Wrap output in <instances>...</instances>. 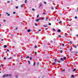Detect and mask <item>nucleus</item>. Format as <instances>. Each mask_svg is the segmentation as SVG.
I'll return each mask as SVG.
<instances>
[{
    "instance_id": "obj_17",
    "label": "nucleus",
    "mask_w": 78,
    "mask_h": 78,
    "mask_svg": "<svg viewBox=\"0 0 78 78\" xmlns=\"http://www.w3.org/2000/svg\"><path fill=\"white\" fill-rule=\"evenodd\" d=\"M57 59H55V62H56V61H57Z\"/></svg>"
},
{
    "instance_id": "obj_62",
    "label": "nucleus",
    "mask_w": 78,
    "mask_h": 78,
    "mask_svg": "<svg viewBox=\"0 0 78 78\" xmlns=\"http://www.w3.org/2000/svg\"><path fill=\"white\" fill-rule=\"evenodd\" d=\"M6 14H8V13H6Z\"/></svg>"
},
{
    "instance_id": "obj_20",
    "label": "nucleus",
    "mask_w": 78,
    "mask_h": 78,
    "mask_svg": "<svg viewBox=\"0 0 78 78\" xmlns=\"http://www.w3.org/2000/svg\"><path fill=\"white\" fill-rule=\"evenodd\" d=\"M28 62L29 63V64H30V61H28Z\"/></svg>"
},
{
    "instance_id": "obj_24",
    "label": "nucleus",
    "mask_w": 78,
    "mask_h": 78,
    "mask_svg": "<svg viewBox=\"0 0 78 78\" xmlns=\"http://www.w3.org/2000/svg\"><path fill=\"white\" fill-rule=\"evenodd\" d=\"M76 69H73V71H76Z\"/></svg>"
},
{
    "instance_id": "obj_56",
    "label": "nucleus",
    "mask_w": 78,
    "mask_h": 78,
    "mask_svg": "<svg viewBox=\"0 0 78 78\" xmlns=\"http://www.w3.org/2000/svg\"><path fill=\"white\" fill-rule=\"evenodd\" d=\"M7 51H9V49H7Z\"/></svg>"
},
{
    "instance_id": "obj_27",
    "label": "nucleus",
    "mask_w": 78,
    "mask_h": 78,
    "mask_svg": "<svg viewBox=\"0 0 78 78\" xmlns=\"http://www.w3.org/2000/svg\"><path fill=\"white\" fill-rule=\"evenodd\" d=\"M35 64H36V62H34V66H35Z\"/></svg>"
},
{
    "instance_id": "obj_49",
    "label": "nucleus",
    "mask_w": 78,
    "mask_h": 78,
    "mask_svg": "<svg viewBox=\"0 0 78 78\" xmlns=\"http://www.w3.org/2000/svg\"><path fill=\"white\" fill-rule=\"evenodd\" d=\"M35 55H36V54H37V52H35Z\"/></svg>"
},
{
    "instance_id": "obj_40",
    "label": "nucleus",
    "mask_w": 78,
    "mask_h": 78,
    "mask_svg": "<svg viewBox=\"0 0 78 78\" xmlns=\"http://www.w3.org/2000/svg\"><path fill=\"white\" fill-rule=\"evenodd\" d=\"M11 59V57H10V58H8V59Z\"/></svg>"
},
{
    "instance_id": "obj_57",
    "label": "nucleus",
    "mask_w": 78,
    "mask_h": 78,
    "mask_svg": "<svg viewBox=\"0 0 78 78\" xmlns=\"http://www.w3.org/2000/svg\"><path fill=\"white\" fill-rule=\"evenodd\" d=\"M45 30H48V28H45Z\"/></svg>"
},
{
    "instance_id": "obj_43",
    "label": "nucleus",
    "mask_w": 78,
    "mask_h": 78,
    "mask_svg": "<svg viewBox=\"0 0 78 78\" xmlns=\"http://www.w3.org/2000/svg\"><path fill=\"white\" fill-rule=\"evenodd\" d=\"M58 37H61V36L60 35H58Z\"/></svg>"
},
{
    "instance_id": "obj_38",
    "label": "nucleus",
    "mask_w": 78,
    "mask_h": 78,
    "mask_svg": "<svg viewBox=\"0 0 78 78\" xmlns=\"http://www.w3.org/2000/svg\"><path fill=\"white\" fill-rule=\"evenodd\" d=\"M3 21H4V22H6V20H4Z\"/></svg>"
},
{
    "instance_id": "obj_4",
    "label": "nucleus",
    "mask_w": 78,
    "mask_h": 78,
    "mask_svg": "<svg viewBox=\"0 0 78 78\" xmlns=\"http://www.w3.org/2000/svg\"><path fill=\"white\" fill-rule=\"evenodd\" d=\"M39 20H40V19H38L36 20V22H38L39 21Z\"/></svg>"
},
{
    "instance_id": "obj_44",
    "label": "nucleus",
    "mask_w": 78,
    "mask_h": 78,
    "mask_svg": "<svg viewBox=\"0 0 78 78\" xmlns=\"http://www.w3.org/2000/svg\"><path fill=\"white\" fill-rule=\"evenodd\" d=\"M32 10L33 11H34V9H32Z\"/></svg>"
},
{
    "instance_id": "obj_6",
    "label": "nucleus",
    "mask_w": 78,
    "mask_h": 78,
    "mask_svg": "<svg viewBox=\"0 0 78 78\" xmlns=\"http://www.w3.org/2000/svg\"><path fill=\"white\" fill-rule=\"evenodd\" d=\"M61 61H64V58H61Z\"/></svg>"
},
{
    "instance_id": "obj_42",
    "label": "nucleus",
    "mask_w": 78,
    "mask_h": 78,
    "mask_svg": "<svg viewBox=\"0 0 78 78\" xmlns=\"http://www.w3.org/2000/svg\"><path fill=\"white\" fill-rule=\"evenodd\" d=\"M11 76V74H10L9 75V76Z\"/></svg>"
},
{
    "instance_id": "obj_48",
    "label": "nucleus",
    "mask_w": 78,
    "mask_h": 78,
    "mask_svg": "<svg viewBox=\"0 0 78 78\" xmlns=\"http://www.w3.org/2000/svg\"><path fill=\"white\" fill-rule=\"evenodd\" d=\"M53 65H55V62L53 63Z\"/></svg>"
},
{
    "instance_id": "obj_53",
    "label": "nucleus",
    "mask_w": 78,
    "mask_h": 78,
    "mask_svg": "<svg viewBox=\"0 0 78 78\" xmlns=\"http://www.w3.org/2000/svg\"><path fill=\"white\" fill-rule=\"evenodd\" d=\"M43 14H45V12H44V13H43Z\"/></svg>"
},
{
    "instance_id": "obj_7",
    "label": "nucleus",
    "mask_w": 78,
    "mask_h": 78,
    "mask_svg": "<svg viewBox=\"0 0 78 78\" xmlns=\"http://www.w3.org/2000/svg\"><path fill=\"white\" fill-rule=\"evenodd\" d=\"M71 76V78H74V77L75 76H74V75H72Z\"/></svg>"
},
{
    "instance_id": "obj_28",
    "label": "nucleus",
    "mask_w": 78,
    "mask_h": 78,
    "mask_svg": "<svg viewBox=\"0 0 78 78\" xmlns=\"http://www.w3.org/2000/svg\"><path fill=\"white\" fill-rule=\"evenodd\" d=\"M20 6H21V8L22 7H23V5H20Z\"/></svg>"
},
{
    "instance_id": "obj_11",
    "label": "nucleus",
    "mask_w": 78,
    "mask_h": 78,
    "mask_svg": "<svg viewBox=\"0 0 78 78\" xmlns=\"http://www.w3.org/2000/svg\"><path fill=\"white\" fill-rule=\"evenodd\" d=\"M63 59H64V60H66V57H65L63 58Z\"/></svg>"
},
{
    "instance_id": "obj_13",
    "label": "nucleus",
    "mask_w": 78,
    "mask_h": 78,
    "mask_svg": "<svg viewBox=\"0 0 78 78\" xmlns=\"http://www.w3.org/2000/svg\"><path fill=\"white\" fill-rule=\"evenodd\" d=\"M56 39L55 38H54L53 40V41H56Z\"/></svg>"
},
{
    "instance_id": "obj_64",
    "label": "nucleus",
    "mask_w": 78,
    "mask_h": 78,
    "mask_svg": "<svg viewBox=\"0 0 78 78\" xmlns=\"http://www.w3.org/2000/svg\"><path fill=\"white\" fill-rule=\"evenodd\" d=\"M5 53H7V52L6 51Z\"/></svg>"
},
{
    "instance_id": "obj_31",
    "label": "nucleus",
    "mask_w": 78,
    "mask_h": 78,
    "mask_svg": "<svg viewBox=\"0 0 78 78\" xmlns=\"http://www.w3.org/2000/svg\"><path fill=\"white\" fill-rule=\"evenodd\" d=\"M62 46H64V44H62Z\"/></svg>"
},
{
    "instance_id": "obj_37",
    "label": "nucleus",
    "mask_w": 78,
    "mask_h": 78,
    "mask_svg": "<svg viewBox=\"0 0 78 78\" xmlns=\"http://www.w3.org/2000/svg\"><path fill=\"white\" fill-rule=\"evenodd\" d=\"M65 69H63L62 70V71L63 72H65Z\"/></svg>"
},
{
    "instance_id": "obj_51",
    "label": "nucleus",
    "mask_w": 78,
    "mask_h": 78,
    "mask_svg": "<svg viewBox=\"0 0 78 78\" xmlns=\"http://www.w3.org/2000/svg\"><path fill=\"white\" fill-rule=\"evenodd\" d=\"M54 8H53V7H51V9H53Z\"/></svg>"
},
{
    "instance_id": "obj_1",
    "label": "nucleus",
    "mask_w": 78,
    "mask_h": 78,
    "mask_svg": "<svg viewBox=\"0 0 78 78\" xmlns=\"http://www.w3.org/2000/svg\"><path fill=\"white\" fill-rule=\"evenodd\" d=\"M9 75V74H8L7 75H6V74H5L2 77H3V78H4L5 77V76H8Z\"/></svg>"
},
{
    "instance_id": "obj_34",
    "label": "nucleus",
    "mask_w": 78,
    "mask_h": 78,
    "mask_svg": "<svg viewBox=\"0 0 78 78\" xmlns=\"http://www.w3.org/2000/svg\"><path fill=\"white\" fill-rule=\"evenodd\" d=\"M61 62V60H58V62Z\"/></svg>"
},
{
    "instance_id": "obj_39",
    "label": "nucleus",
    "mask_w": 78,
    "mask_h": 78,
    "mask_svg": "<svg viewBox=\"0 0 78 78\" xmlns=\"http://www.w3.org/2000/svg\"><path fill=\"white\" fill-rule=\"evenodd\" d=\"M48 25H51V23H49Z\"/></svg>"
},
{
    "instance_id": "obj_63",
    "label": "nucleus",
    "mask_w": 78,
    "mask_h": 78,
    "mask_svg": "<svg viewBox=\"0 0 78 78\" xmlns=\"http://www.w3.org/2000/svg\"><path fill=\"white\" fill-rule=\"evenodd\" d=\"M78 53L77 52H76V53Z\"/></svg>"
},
{
    "instance_id": "obj_3",
    "label": "nucleus",
    "mask_w": 78,
    "mask_h": 78,
    "mask_svg": "<svg viewBox=\"0 0 78 78\" xmlns=\"http://www.w3.org/2000/svg\"><path fill=\"white\" fill-rule=\"evenodd\" d=\"M57 31L58 33H60V32H61V30H60V29H58L57 30Z\"/></svg>"
},
{
    "instance_id": "obj_36",
    "label": "nucleus",
    "mask_w": 78,
    "mask_h": 78,
    "mask_svg": "<svg viewBox=\"0 0 78 78\" xmlns=\"http://www.w3.org/2000/svg\"><path fill=\"white\" fill-rule=\"evenodd\" d=\"M4 59L5 60H6V57H5V58H4Z\"/></svg>"
},
{
    "instance_id": "obj_50",
    "label": "nucleus",
    "mask_w": 78,
    "mask_h": 78,
    "mask_svg": "<svg viewBox=\"0 0 78 78\" xmlns=\"http://www.w3.org/2000/svg\"><path fill=\"white\" fill-rule=\"evenodd\" d=\"M8 16H10V14H8Z\"/></svg>"
},
{
    "instance_id": "obj_22",
    "label": "nucleus",
    "mask_w": 78,
    "mask_h": 78,
    "mask_svg": "<svg viewBox=\"0 0 78 78\" xmlns=\"http://www.w3.org/2000/svg\"><path fill=\"white\" fill-rule=\"evenodd\" d=\"M53 41H52V40H51V41H50L51 43H52Z\"/></svg>"
},
{
    "instance_id": "obj_12",
    "label": "nucleus",
    "mask_w": 78,
    "mask_h": 78,
    "mask_svg": "<svg viewBox=\"0 0 78 78\" xmlns=\"http://www.w3.org/2000/svg\"><path fill=\"white\" fill-rule=\"evenodd\" d=\"M17 27H16V28H15L14 29V30H17Z\"/></svg>"
},
{
    "instance_id": "obj_52",
    "label": "nucleus",
    "mask_w": 78,
    "mask_h": 78,
    "mask_svg": "<svg viewBox=\"0 0 78 78\" xmlns=\"http://www.w3.org/2000/svg\"><path fill=\"white\" fill-rule=\"evenodd\" d=\"M77 18V16H75V19H76Z\"/></svg>"
},
{
    "instance_id": "obj_58",
    "label": "nucleus",
    "mask_w": 78,
    "mask_h": 78,
    "mask_svg": "<svg viewBox=\"0 0 78 78\" xmlns=\"http://www.w3.org/2000/svg\"><path fill=\"white\" fill-rule=\"evenodd\" d=\"M1 41H3V39H2L1 40Z\"/></svg>"
},
{
    "instance_id": "obj_33",
    "label": "nucleus",
    "mask_w": 78,
    "mask_h": 78,
    "mask_svg": "<svg viewBox=\"0 0 78 78\" xmlns=\"http://www.w3.org/2000/svg\"><path fill=\"white\" fill-rule=\"evenodd\" d=\"M30 60H31V56H30Z\"/></svg>"
},
{
    "instance_id": "obj_15",
    "label": "nucleus",
    "mask_w": 78,
    "mask_h": 78,
    "mask_svg": "<svg viewBox=\"0 0 78 78\" xmlns=\"http://www.w3.org/2000/svg\"><path fill=\"white\" fill-rule=\"evenodd\" d=\"M3 65H0V67H3Z\"/></svg>"
},
{
    "instance_id": "obj_5",
    "label": "nucleus",
    "mask_w": 78,
    "mask_h": 78,
    "mask_svg": "<svg viewBox=\"0 0 78 78\" xmlns=\"http://www.w3.org/2000/svg\"><path fill=\"white\" fill-rule=\"evenodd\" d=\"M43 27H45V28H46V27H47V25H43Z\"/></svg>"
},
{
    "instance_id": "obj_18",
    "label": "nucleus",
    "mask_w": 78,
    "mask_h": 78,
    "mask_svg": "<svg viewBox=\"0 0 78 78\" xmlns=\"http://www.w3.org/2000/svg\"><path fill=\"white\" fill-rule=\"evenodd\" d=\"M34 47H35V48H37V46H36V45L34 46Z\"/></svg>"
},
{
    "instance_id": "obj_47",
    "label": "nucleus",
    "mask_w": 78,
    "mask_h": 78,
    "mask_svg": "<svg viewBox=\"0 0 78 78\" xmlns=\"http://www.w3.org/2000/svg\"><path fill=\"white\" fill-rule=\"evenodd\" d=\"M13 13V14H14L16 13V12H14Z\"/></svg>"
},
{
    "instance_id": "obj_8",
    "label": "nucleus",
    "mask_w": 78,
    "mask_h": 78,
    "mask_svg": "<svg viewBox=\"0 0 78 78\" xmlns=\"http://www.w3.org/2000/svg\"><path fill=\"white\" fill-rule=\"evenodd\" d=\"M27 31L28 32H30V31H31V30H30V29H28L27 30Z\"/></svg>"
},
{
    "instance_id": "obj_35",
    "label": "nucleus",
    "mask_w": 78,
    "mask_h": 78,
    "mask_svg": "<svg viewBox=\"0 0 78 78\" xmlns=\"http://www.w3.org/2000/svg\"><path fill=\"white\" fill-rule=\"evenodd\" d=\"M44 4H47V3H46V2H44Z\"/></svg>"
},
{
    "instance_id": "obj_60",
    "label": "nucleus",
    "mask_w": 78,
    "mask_h": 78,
    "mask_svg": "<svg viewBox=\"0 0 78 78\" xmlns=\"http://www.w3.org/2000/svg\"><path fill=\"white\" fill-rule=\"evenodd\" d=\"M76 36L78 37V34L76 35Z\"/></svg>"
},
{
    "instance_id": "obj_32",
    "label": "nucleus",
    "mask_w": 78,
    "mask_h": 78,
    "mask_svg": "<svg viewBox=\"0 0 78 78\" xmlns=\"http://www.w3.org/2000/svg\"><path fill=\"white\" fill-rule=\"evenodd\" d=\"M62 23V21H60L59 23Z\"/></svg>"
},
{
    "instance_id": "obj_59",
    "label": "nucleus",
    "mask_w": 78,
    "mask_h": 78,
    "mask_svg": "<svg viewBox=\"0 0 78 78\" xmlns=\"http://www.w3.org/2000/svg\"><path fill=\"white\" fill-rule=\"evenodd\" d=\"M70 30L71 31H72V30L71 29H70Z\"/></svg>"
},
{
    "instance_id": "obj_2",
    "label": "nucleus",
    "mask_w": 78,
    "mask_h": 78,
    "mask_svg": "<svg viewBox=\"0 0 78 78\" xmlns=\"http://www.w3.org/2000/svg\"><path fill=\"white\" fill-rule=\"evenodd\" d=\"M78 46V45H74L73 47L74 48H77V47Z\"/></svg>"
},
{
    "instance_id": "obj_25",
    "label": "nucleus",
    "mask_w": 78,
    "mask_h": 78,
    "mask_svg": "<svg viewBox=\"0 0 78 78\" xmlns=\"http://www.w3.org/2000/svg\"><path fill=\"white\" fill-rule=\"evenodd\" d=\"M39 64V62H37V65L38 66Z\"/></svg>"
},
{
    "instance_id": "obj_46",
    "label": "nucleus",
    "mask_w": 78,
    "mask_h": 78,
    "mask_svg": "<svg viewBox=\"0 0 78 78\" xmlns=\"http://www.w3.org/2000/svg\"><path fill=\"white\" fill-rule=\"evenodd\" d=\"M41 31V30H40V29L38 30L39 31Z\"/></svg>"
},
{
    "instance_id": "obj_23",
    "label": "nucleus",
    "mask_w": 78,
    "mask_h": 78,
    "mask_svg": "<svg viewBox=\"0 0 78 78\" xmlns=\"http://www.w3.org/2000/svg\"><path fill=\"white\" fill-rule=\"evenodd\" d=\"M69 43L70 44H72V41H70Z\"/></svg>"
},
{
    "instance_id": "obj_55",
    "label": "nucleus",
    "mask_w": 78,
    "mask_h": 78,
    "mask_svg": "<svg viewBox=\"0 0 78 78\" xmlns=\"http://www.w3.org/2000/svg\"><path fill=\"white\" fill-rule=\"evenodd\" d=\"M15 77H16V78H17V76H15Z\"/></svg>"
},
{
    "instance_id": "obj_54",
    "label": "nucleus",
    "mask_w": 78,
    "mask_h": 78,
    "mask_svg": "<svg viewBox=\"0 0 78 78\" xmlns=\"http://www.w3.org/2000/svg\"><path fill=\"white\" fill-rule=\"evenodd\" d=\"M55 9H58V8H57V7H55Z\"/></svg>"
},
{
    "instance_id": "obj_45",
    "label": "nucleus",
    "mask_w": 78,
    "mask_h": 78,
    "mask_svg": "<svg viewBox=\"0 0 78 78\" xmlns=\"http://www.w3.org/2000/svg\"><path fill=\"white\" fill-rule=\"evenodd\" d=\"M53 31H55V29L53 28Z\"/></svg>"
},
{
    "instance_id": "obj_10",
    "label": "nucleus",
    "mask_w": 78,
    "mask_h": 78,
    "mask_svg": "<svg viewBox=\"0 0 78 78\" xmlns=\"http://www.w3.org/2000/svg\"><path fill=\"white\" fill-rule=\"evenodd\" d=\"M48 18L47 17L46 18V21H47V20H48Z\"/></svg>"
},
{
    "instance_id": "obj_29",
    "label": "nucleus",
    "mask_w": 78,
    "mask_h": 78,
    "mask_svg": "<svg viewBox=\"0 0 78 78\" xmlns=\"http://www.w3.org/2000/svg\"><path fill=\"white\" fill-rule=\"evenodd\" d=\"M39 15H37V18H39Z\"/></svg>"
},
{
    "instance_id": "obj_14",
    "label": "nucleus",
    "mask_w": 78,
    "mask_h": 78,
    "mask_svg": "<svg viewBox=\"0 0 78 78\" xmlns=\"http://www.w3.org/2000/svg\"><path fill=\"white\" fill-rule=\"evenodd\" d=\"M45 19V18H44V17H41V19L42 20H44V19Z\"/></svg>"
},
{
    "instance_id": "obj_30",
    "label": "nucleus",
    "mask_w": 78,
    "mask_h": 78,
    "mask_svg": "<svg viewBox=\"0 0 78 78\" xmlns=\"http://www.w3.org/2000/svg\"><path fill=\"white\" fill-rule=\"evenodd\" d=\"M35 26H37V23H35Z\"/></svg>"
},
{
    "instance_id": "obj_19",
    "label": "nucleus",
    "mask_w": 78,
    "mask_h": 78,
    "mask_svg": "<svg viewBox=\"0 0 78 78\" xmlns=\"http://www.w3.org/2000/svg\"><path fill=\"white\" fill-rule=\"evenodd\" d=\"M27 0H25L24 1V3H27Z\"/></svg>"
},
{
    "instance_id": "obj_26",
    "label": "nucleus",
    "mask_w": 78,
    "mask_h": 78,
    "mask_svg": "<svg viewBox=\"0 0 78 78\" xmlns=\"http://www.w3.org/2000/svg\"><path fill=\"white\" fill-rule=\"evenodd\" d=\"M60 51L61 53H62V50H61Z\"/></svg>"
},
{
    "instance_id": "obj_21",
    "label": "nucleus",
    "mask_w": 78,
    "mask_h": 78,
    "mask_svg": "<svg viewBox=\"0 0 78 78\" xmlns=\"http://www.w3.org/2000/svg\"><path fill=\"white\" fill-rule=\"evenodd\" d=\"M30 58V57H29V56H27V57H26V58Z\"/></svg>"
},
{
    "instance_id": "obj_41",
    "label": "nucleus",
    "mask_w": 78,
    "mask_h": 78,
    "mask_svg": "<svg viewBox=\"0 0 78 78\" xmlns=\"http://www.w3.org/2000/svg\"><path fill=\"white\" fill-rule=\"evenodd\" d=\"M19 8V7L18 6H17L16 7V9H17V8Z\"/></svg>"
},
{
    "instance_id": "obj_61",
    "label": "nucleus",
    "mask_w": 78,
    "mask_h": 78,
    "mask_svg": "<svg viewBox=\"0 0 78 78\" xmlns=\"http://www.w3.org/2000/svg\"><path fill=\"white\" fill-rule=\"evenodd\" d=\"M9 2H10L9 1V2H7V3H9Z\"/></svg>"
},
{
    "instance_id": "obj_16",
    "label": "nucleus",
    "mask_w": 78,
    "mask_h": 78,
    "mask_svg": "<svg viewBox=\"0 0 78 78\" xmlns=\"http://www.w3.org/2000/svg\"><path fill=\"white\" fill-rule=\"evenodd\" d=\"M39 5H40V6H42V4H41V3H40V4H39Z\"/></svg>"
},
{
    "instance_id": "obj_9",
    "label": "nucleus",
    "mask_w": 78,
    "mask_h": 78,
    "mask_svg": "<svg viewBox=\"0 0 78 78\" xmlns=\"http://www.w3.org/2000/svg\"><path fill=\"white\" fill-rule=\"evenodd\" d=\"M4 48H6V47H7V46H6V45H4Z\"/></svg>"
}]
</instances>
